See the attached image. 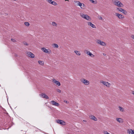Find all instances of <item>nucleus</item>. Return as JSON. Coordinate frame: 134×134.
Returning <instances> with one entry per match:
<instances>
[{"mask_svg":"<svg viewBox=\"0 0 134 134\" xmlns=\"http://www.w3.org/2000/svg\"><path fill=\"white\" fill-rule=\"evenodd\" d=\"M114 4L115 5L119 7H122L124 6L123 4L118 0H114Z\"/></svg>","mask_w":134,"mask_h":134,"instance_id":"f257e3e1","label":"nucleus"},{"mask_svg":"<svg viewBox=\"0 0 134 134\" xmlns=\"http://www.w3.org/2000/svg\"><path fill=\"white\" fill-rule=\"evenodd\" d=\"M80 15L82 18L87 20L90 21L91 20V18L87 14H84L82 13H81Z\"/></svg>","mask_w":134,"mask_h":134,"instance_id":"f03ea898","label":"nucleus"},{"mask_svg":"<svg viewBox=\"0 0 134 134\" xmlns=\"http://www.w3.org/2000/svg\"><path fill=\"white\" fill-rule=\"evenodd\" d=\"M74 2L76 4L77 6H79L82 9H85V6L83 3H81L79 1H75Z\"/></svg>","mask_w":134,"mask_h":134,"instance_id":"7ed1b4c3","label":"nucleus"},{"mask_svg":"<svg viewBox=\"0 0 134 134\" xmlns=\"http://www.w3.org/2000/svg\"><path fill=\"white\" fill-rule=\"evenodd\" d=\"M100 83H102L103 85L108 87H109L111 85V84L107 82L104 81L103 80H101Z\"/></svg>","mask_w":134,"mask_h":134,"instance_id":"20e7f679","label":"nucleus"},{"mask_svg":"<svg viewBox=\"0 0 134 134\" xmlns=\"http://www.w3.org/2000/svg\"><path fill=\"white\" fill-rule=\"evenodd\" d=\"M80 81L85 85H88L89 84L90 82L89 81L84 79H81Z\"/></svg>","mask_w":134,"mask_h":134,"instance_id":"39448f33","label":"nucleus"},{"mask_svg":"<svg viewBox=\"0 0 134 134\" xmlns=\"http://www.w3.org/2000/svg\"><path fill=\"white\" fill-rule=\"evenodd\" d=\"M97 43L98 44H100L103 46H105L106 45V43L104 42L99 40H97Z\"/></svg>","mask_w":134,"mask_h":134,"instance_id":"423d86ee","label":"nucleus"},{"mask_svg":"<svg viewBox=\"0 0 134 134\" xmlns=\"http://www.w3.org/2000/svg\"><path fill=\"white\" fill-rule=\"evenodd\" d=\"M27 56L31 58H33L35 57V55L30 52H27Z\"/></svg>","mask_w":134,"mask_h":134,"instance_id":"0eeeda50","label":"nucleus"},{"mask_svg":"<svg viewBox=\"0 0 134 134\" xmlns=\"http://www.w3.org/2000/svg\"><path fill=\"white\" fill-rule=\"evenodd\" d=\"M57 122L61 125H66V123L64 121L60 120H56Z\"/></svg>","mask_w":134,"mask_h":134,"instance_id":"6e6552de","label":"nucleus"},{"mask_svg":"<svg viewBox=\"0 0 134 134\" xmlns=\"http://www.w3.org/2000/svg\"><path fill=\"white\" fill-rule=\"evenodd\" d=\"M41 50L43 52L47 53H51V52L50 49H47L44 47L42 48H41Z\"/></svg>","mask_w":134,"mask_h":134,"instance_id":"1a4fd4ad","label":"nucleus"},{"mask_svg":"<svg viewBox=\"0 0 134 134\" xmlns=\"http://www.w3.org/2000/svg\"><path fill=\"white\" fill-rule=\"evenodd\" d=\"M48 2L49 4H51L53 5H57V3L53 1L52 0H46Z\"/></svg>","mask_w":134,"mask_h":134,"instance_id":"9d476101","label":"nucleus"},{"mask_svg":"<svg viewBox=\"0 0 134 134\" xmlns=\"http://www.w3.org/2000/svg\"><path fill=\"white\" fill-rule=\"evenodd\" d=\"M87 24L88 26H90L91 27H92V28H96V27L93 24H92L90 22H87Z\"/></svg>","mask_w":134,"mask_h":134,"instance_id":"9b49d317","label":"nucleus"},{"mask_svg":"<svg viewBox=\"0 0 134 134\" xmlns=\"http://www.w3.org/2000/svg\"><path fill=\"white\" fill-rule=\"evenodd\" d=\"M115 14L116 15L118 16V18L120 19H122L124 18V16L122 15L121 14H119L117 13H116Z\"/></svg>","mask_w":134,"mask_h":134,"instance_id":"f8f14e48","label":"nucleus"},{"mask_svg":"<svg viewBox=\"0 0 134 134\" xmlns=\"http://www.w3.org/2000/svg\"><path fill=\"white\" fill-rule=\"evenodd\" d=\"M40 96L42 97H43L45 98L48 99L49 98V97L47 95L44 93H42L41 94H40Z\"/></svg>","mask_w":134,"mask_h":134,"instance_id":"ddd939ff","label":"nucleus"},{"mask_svg":"<svg viewBox=\"0 0 134 134\" xmlns=\"http://www.w3.org/2000/svg\"><path fill=\"white\" fill-rule=\"evenodd\" d=\"M53 82L58 86H60V83L55 79H54L53 80Z\"/></svg>","mask_w":134,"mask_h":134,"instance_id":"4468645a","label":"nucleus"},{"mask_svg":"<svg viewBox=\"0 0 134 134\" xmlns=\"http://www.w3.org/2000/svg\"><path fill=\"white\" fill-rule=\"evenodd\" d=\"M51 102L52 104L53 105H54L55 106H58L59 105V103H57L54 100L52 101Z\"/></svg>","mask_w":134,"mask_h":134,"instance_id":"2eb2a0df","label":"nucleus"},{"mask_svg":"<svg viewBox=\"0 0 134 134\" xmlns=\"http://www.w3.org/2000/svg\"><path fill=\"white\" fill-rule=\"evenodd\" d=\"M86 54L91 56L92 57H94V55H93L89 51L87 50L86 51Z\"/></svg>","mask_w":134,"mask_h":134,"instance_id":"dca6fc26","label":"nucleus"},{"mask_svg":"<svg viewBox=\"0 0 134 134\" xmlns=\"http://www.w3.org/2000/svg\"><path fill=\"white\" fill-rule=\"evenodd\" d=\"M127 132L129 134H134V130L129 129L127 130Z\"/></svg>","mask_w":134,"mask_h":134,"instance_id":"f3484780","label":"nucleus"},{"mask_svg":"<svg viewBox=\"0 0 134 134\" xmlns=\"http://www.w3.org/2000/svg\"><path fill=\"white\" fill-rule=\"evenodd\" d=\"M90 117L91 119L93 120L94 121H96L97 120V118L95 116L93 115H92L90 116Z\"/></svg>","mask_w":134,"mask_h":134,"instance_id":"a211bd4d","label":"nucleus"},{"mask_svg":"<svg viewBox=\"0 0 134 134\" xmlns=\"http://www.w3.org/2000/svg\"><path fill=\"white\" fill-rule=\"evenodd\" d=\"M116 120L119 123L122 122H123V120L121 118H116Z\"/></svg>","mask_w":134,"mask_h":134,"instance_id":"6ab92c4d","label":"nucleus"},{"mask_svg":"<svg viewBox=\"0 0 134 134\" xmlns=\"http://www.w3.org/2000/svg\"><path fill=\"white\" fill-rule=\"evenodd\" d=\"M119 109V110L122 112H124L125 111V110L122 107L120 106H119L118 107Z\"/></svg>","mask_w":134,"mask_h":134,"instance_id":"aec40b11","label":"nucleus"},{"mask_svg":"<svg viewBox=\"0 0 134 134\" xmlns=\"http://www.w3.org/2000/svg\"><path fill=\"white\" fill-rule=\"evenodd\" d=\"M93 4H96L97 3V2L96 0H89Z\"/></svg>","mask_w":134,"mask_h":134,"instance_id":"412c9836","label":"nucleus"},{"mask_svg":"<svg viewBox=\"0 0 134 134\" xmlns=\"http://www.w3.org/2000/svg\"><path fill=\"white\" fill-rule=\"evenodd\" d=\"M38 63L41 65L43 66L44 64V62L43 61L39 60L38 61Z\"/></svg>","mask_w":134,"mask_h":134,"instance_id":"4be33fe9","label":"nucleus"},{"mask_svg":"<svg viewBox=\"0 0 134 134\" xmlns=\"http://www.w3.org/2000/svg\"><path fill=\"white\" fill-rule=\"evenodd\" d=\"M74 52L76 54L78 55H81V53L80 52L77 51H74Z\"/></svg>","mask_w":134,"mask_h":134,"instance_id":"5701e85b","label":"nucleus"},{"mask_svg":"<svg viewBox=\"0 0 134 134\" xmlns=\"http://www.w3.org/2000/svg\"><path fill=\"white\" fill-rule=\"evenodd\" d=\"M52 25L54 26H57V24L55 22L53 21L52 22Z\"/></svg>","mask_w":134,"mask_h":134,"instance_id":"b1692460","label":"nucleus"},{"mask_svg":"<svg viewBox=\"0 0 134 134\" xmlns=\"http://www.w3.org/2000/svg\"><path fill=\"white\" fill-rule=\"evenodd\" d=\"M52 46L54 48H58V47L59 46L58 45L54 43L52 44Z\"/></svg>","mask_w":134,"mask_h":134,"instance_id":"393cba45","label":"nucleus"},{"mask_svg":"<svg viewBox=\"0 0 134 134\" xmlns=\"http://www.w3.org/2000/svg\"><path fill=\"white\" fill-rule=\"evenodd\" d=\"M117 9L120 12L122 13L123 12V10H124V9H122V8H117Z\"/></svg>","mask_w":134,"mask_h":134,"instance_id":"a878e982","label":"nucleus"},{"mask_svg":"<svg viewBox=\"0 0 134 134\" xmlns=\"http://www.w3.org/2000/svg\"><path fill=\"white\" fill-rule=\"evenodd\" d=\"M24 24L25 25L27 26H29V23L27 22H25Z\"/></svg>","mask_w":134,"mask_h":134,"instance_id":"bb28decb","label":"nucleus"},{"mask_svg":"<svg viewBox=\"0 0 134 134\" xmlns=\"http://www.w3.org/2000/svg\"><path fill=\"white\" fill-rule=\"evenodd\" d=\"M103 133L104 134H110L106 131H104L103 132Z\"/></svg>","mask_w":134,"mask_h":134,"instance_id":"cd10ccee","label":"nucleus"},{"mask_svg":"<svg viewBox=\"0 0 134 134\" xmlns=\"http://www.w3.org/2000/svg\"><path fill=\"white\" fill-rule=\"evenodd\" d=\"M122 13H124V14H126L127 13V12L124 9Z\"/></svg>","mask_w":134,"mask_h":134,"instance_id":"c85d7f7f","label":"nucleus"},{"mask_svg":"<svg viewBox=\"0 0 134 134\" xmlns=\"http://www.w3.org/2000/svg\"><path fill=\"white\" fill-rule=\"evenodd\" d=\"M11 40L12 41L14 42H15L16 41L15 40V39H13L12 38L11 39Z\"/></svg>","mask_w":134,"mask_h":134,"instance_id":"c756f323","label":"nucleus"},{"mask_svg":"<svg viewBox=\"0 0 134 134\" xmlns=\"http://www.w3.org/2000/svg\"><path fill=\"white\" fill-rule=\"evenodd\" d=\"M57 91L59 93H60L61 92V90L59 89H57Z\"/></svg>","mask_w":134,"mask_h":134,"instance_id":"7c9ffc66","label":"nucleus"},{"mask_svg":"<svg viewBox=\"0 0 134 134\" xmlns=\"http://www.w3.org/2000/svg\"><path fill=\"white\" fill-rule=\"evenodd\" d=\"M131 37L132 39L134 40V35H131Z\"/></svg>","mask_w":134,"mask_h":134,"instance_id":"2f4dec72","label":"nucleus"},{"mask_svg":"<svg viewBox=\"0 0 134 134\" xmlns=\"http://www.w3.org/2000/svg\"><path fill=\"white\" fill-rule=\"evenodd\" d=\"M23 43L25 45H28V44L27 42H23Z\"/></svg>","mask_w":134,"mask_h":134,"instance_id":"473e14b6","label":"nucleus"},{"mask_svg":"<svg viewBox=\"0 0 134 134\" xmlns=\"http://www.w3.org/2000/svg\"><path fill=\"white\" fill-rule=\"evenodd\" d=\"M99 19H100V20H102V17L101 16H100V17H99Z\"/></svg>","mask_w":134,"mask_h":134,"instance_id":"72a5a7b5","label":"nucleus"},{"mask_svg":"<svg viewBox=\"0 0 134 134\" xmlns=\"http://www.w3.org/2000/svg\"><path fill=\"white\" fill-rule=\"evenodd\" d=\"M132 93L134 95V91H132Z\"/></svg>","mask_w":134,"mask_h":134,"instance_id":"f704fd0d","label":"nucleus"},{"mask_svg":"<svg viewBox=\"0 0 134 134\" xmlns=\"http://www.w3.org/2000/svg\"><path fill=\"white\" fill-rule=\"evenodd\" d=\"M65 1H69L68 0H65Z\"/></svg>","mask_w":134,"mask_h":134,"instance_id":"c9c22d12","label":"nucleus"},{"mask_svg":"<svg viewBox=\"0 0 134 134\" xmlns=\"http://www.w3.org/2000/svg\"><path fill=\"white\" fill-rule=\"evenodd\" d=\"M15 56H17V54H15Z\"/></svg>","mask_w":134,"mask_h":134,"instance_id":"e433bc0d","label":"nucleus"},{"mask_svg":"<svg viewBox=\"0 0 134 134\" xmlns=\"http://www.w3.org/2000/svg\"><path fill=\"white\" fill-rule=\"evenodd\" d=\"M83 121L84 122H86V121L85 120H83Z\"/></svg>","mask_w":134,"mask_h":134,"instance_id":"4c0bfd02","label":"nucleus"},{"mask_svg":"<svg viewBox=\"0 0 134 134\" xmlns=\"http://www.w3.org/2000/svg\"><path fill=\"white\" fill-rule=\"evenodd\" d=\"M103 55H105V54H103Z\"/></svg>","mask_w":134,"mask_h":134,"instance_id":"58836bf2","label":"nucleus"},{"mask_svg":"<svg viewBox=\"0 0 134 134\" xmlns=\"http://www.w3.org/2000/svg\"><path fill=\"white\" fill-rule=\"evenodd\" d=\"M133 18L134 19V17H133Z\"/></svg>","mask_w":134,"mask_h":134,"instance_id":"ea45409f","label":"nucleus"}]
</instances>
